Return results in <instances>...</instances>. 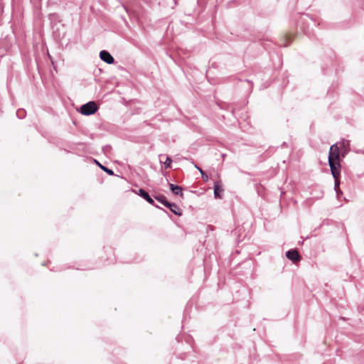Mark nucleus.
I'll list each match as a JSON object with an SVG mask.
<instances>
[{
    "mask_svg": "<svg viewBox=\"0 0 364 364\" xmlns=\"http://www.w3.org/2000/svg\"><path fill=\"white\" fill-rule=\"evenodd\" d=\"M220 192H223V188L220 181H216L214 183V196L215 198H221Z\"/></svg>",
    "mask_w": 364,
    "mask_h": 364,
    "instance_id": "1a4fd4ad",
    "label": "nucleus"
},
{
    "mask_svg": "<svg viewBox=\"0 0 364 364\" xmlns=\"http://www.w3.org/2000/svg\"><path fill=\"white\" fill-rule=\"evenodd\" d=\"M339 159V148L337 144H333L330 147L328 153V161L337 162Z\"/></svg>",
    "mask_w": 364,
    "mask_h": 364,
    "instance_id": "f03ea898",
    "label": "nucleus"
},
{
    "mask_svg": "<svg viewBox=\"0 0 364 364\" xmlns=\"http://www.w3.org/2000/svg\"><path fill=\"white\" fill-rule=\"evenodd\" d=\"M16 116L19 119H23L26 116V111L23 109H18L16 111Z\"/></svg>",
    "mask_w": 364,
    "mask_h": 364,
    "instance_id": "4468645a",
    "label": "nucleus"
},
{
    "mask_svg": "<svg viewBox=\"0 0 364 364\" xmlns=\"http://www.w3.org/2000/svg\"><path fill=\"white\" fill-rule=\"evenodd\" d=\"M97 106L95 102H88L80 107V113L83 115H90L96 112Z\"/></svg>",
    "mask_w": 364,
    "mask_h": 364,
    "instance_id": "f257e3e1",
    "label": "nucleus"
},
{
    "mask_svg": "<svg viewBox=\"0 0 364 364\" xmlns=\"http://www.w3.org/2000/svg\"><path fill=\"white\" fill-rule=\"evenodd\" d=\"M328 164L331 168V173L334 178V179H336V178H338V176L340 174V164L338 161L334 162V161H328Z\"/></svg>",
    "mask_w": 364,
    "mask_h": 364,
    "instance_id": "7ed1b4c3",
    "label": "nucleus"
},
{
    "mask_svg": "<svg viewBox=\"0 0 364 364\" xmlns=\"http://www.w3.org/2000/svg\"><path fill=\"white\" fill-rule=\"evenodd\" d=\"M195 167L200 171V173H201V176H202V178L203 179V181H208V176L198 165L196 164Z\"/></svg>",
    "mask_w": 364,
    "mask_h": 364,
    "instance_id": "f8f14e48",
    "label": "nucleus"
},
{
    "mask_svg": "<svg viewBox=\"0 0 364 364\" xmlns=\"http://www.w3.org/2000/svg\"><path fill=\"white\" fill-rule=\"evenodd\" d=\"M166 208H168L169 210L176 215H181L182 211L181 208L174 203L168 202Z\"/></svg>",
    "mask_w": 364,
    "mask_h": 364,
    "instance_id": "0eeeda50",
    "label": "nucleus"
},
{
    "mask_svg": "<svg viewBox=\"0 0 364 364\" xmlns=\"http://www.w3.org/2000/svg\"><path fill=\"white\" fill-rule=\"evenodd\" d=\"M286 257L293 262H296L301 259V257L296 250H290L286 252Z\"/></svg>",
    "mask_w": 364,
    "mask_h": 364,
    "instance_id": "39448f33",
    "label": "nucleus"
},
{
    "mask_svg": "<svg viewBox=\"0 0 364 364\" xmlns=\"http://www.w3.org/2000/svg\"><path fill=\"white\" fill-rule=\"evenodd\" d=\"M154 198L165 206L167 205V203L168 202L163 195L155 196Z\"/></svg>",
    "mask_w": 364,
    "mask_h": 364,
    "instance_id": "9d476101",
    "label": "nucleus"
},
{
    "mask_svg": "<svg viewBox=\"0 0 364 364\" xmlns=\"http://www.w3.org/2000/svg\"><path fill=\"white\" fill-rule=\"evenodd\" d=\"M139 196L146 200L149 203L156 206V208H159L157 205H155L154 200L149 195V193L142 188H140L136 193Z\"/></svg>",
    "mask_w": 364,
    "mask_h": 364,
    "instance_id": "423d86ee",
    "label": "nucleus"
},
{
    "mask_svg": "<svg viewBox=\"0 0 364 364\" xmlns=\"http://www.w3.org/2000/svg\"><path fill=\"white\" fill-rule=\"evenodd\" d=\"M100 58L102 61L107 64H112L114 63V58L107 50H101L100 53Z\"/></svg>",
    "mask_w": 364,
    "mask_h": 364,
    "instance_id": "20e7f679",
    "label": "nucleus"
},
{
    "mask_svg": "<svg viewBox=\"0 0 364 364\" xmlns=\"http://www.w3.org/2000/svg\"><path fill=\"white\" fill-rule=\"evenodd\" d=\"M169 187L174 195L180 196L181 197L183 196V188L181 186L173 183H169Z\"/></svg>",
    "mask_w": 364,
    "mask_h": 364,
    "instance_id": "6e6552de",
    "label": "nucleus"
},
{
    "mask_svg": "<svg viewBox=\"0 0 364 364\" xmlns=\"http://www.w3.org/2000/svg\"><path fill=\"white\" fill-rule=\"evenodd\" d=\"M95 162L100 166V167L106 173H107L109 176L114 175V171L102 165H101L97 161L95 160Z\"/></svg>",
    "mask_w": 364,
    "mask_h": 364,
    "instance_id": "ddd939ff",
    "label": "nucleus"
},
{
    "mask_svg": "<svg viewBox=\"0 0 364 364\" xmlns=\"http://www.w3.org/2000/svg\"><path fill=\"white\" fill-rule=\"evenodd\" d=\"M171 162H172V160H171V157L166 156V161L163 162V164L164 165V168H170Z\"/></svg>",
    "mask_w": 364,
    "mask_h": 364,
    "instance_id": "2eb2a0df",
    "label": "nucleus"
},
{
    "mask_svg": "<svg viewBox=\"0 0 364 364\" xmlns=\"http://www.w3.org/2000/svg\"><path fill=\"white\" fill-rule=\"evenodd\" d=\"M339 185H340V181L338 180V178H336V179H335L334 189L337 193L338 197L339 196V194H342V192L339 188Z\"/></svg>",
    "mask_w": 364,
    "mask_h": 364,
    "instance_id": "9b49d317",
    "label": "nucleus"
}]
</instances>
